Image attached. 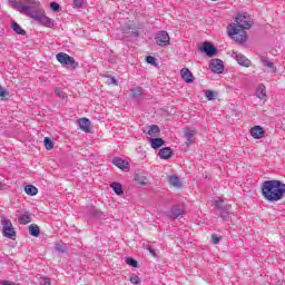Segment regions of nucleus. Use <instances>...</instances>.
I'll return each mask as SVG.
<instances>
[{"label":"nucleus","instance_id":"nucleus-40","mask_svg":"<svg viewBox=\"0 0 285 285\" xmlns=\"http://www.w3.org/2000/svg\"><path fill=\"white\" fill-rule=\"evenodd\" d=\"M50 8L53 12H59V10H61V6H59L57 2H51Z\"/></svg>","mask_w":285,"mask_h":285},{"label":"nucleus","instance_id":"nucleus-43","mask_svg":"<svg viewBox=\"0 0 285 285\" xmlns=\"http://www.w3.org/2000/svg\"><path fill=\"white\" fill-rule=\"evenodd\" d=\"M40 285H50V278L48 277H40Z\"/></svg>","mask_w":285,"mask_h":285},{"label":"nucleus","instance_id":"nucleus-4","mask_svg":"<svg viewBox=\"0 0 285 285\" xmlns=\"http://www.w3.org/2000/svg\"><path fill=\"white\" fill-rule=\"evenodd\" d=\"M214 207L216 210H219L223 222H228L230 219V210H233L232 205L226 204L224 200H215Z\"/></svg>","mask_w":285,"mask_h":285},{"label":"nucleus","instance_id":"nucleus-16","mask_svg":"<svg viewBox=\"0 0 285 285\" xmlns=\"http://www.w3.org/2000/svg\"><path fill=\"white\" fill-rule=\"evenodd\" d=\"M197 135V130L187 128L185 130V138H186V145L190 146V144H194L195 140H193V137Z\"/></svg>","mask_w":285,"mask_h":285},{"label":"nucleus","instance_id":"nucleus-38","mask_svg":"<svg viewBox=\"0 0 285 285\" xmlns=\"http://www.w3.org/2000/svg\"><path fill=\"white\" fill-rule=\"evenodd\" d=\"M205 97H207L208 101H213V99H215V91L206 90L205 91Z\"/></svg>","mask_w":285,"mask_h":285},{"label":"nucleus","instance_id":"nucleus-10","mask_svg":"<svg viewBox=\"0 0 285 285\" xmlns=\"http://www.w3.org/2000/svg\"><path fill=\"white\" fill-rule=\"evenodd\" d=\"M233 57H235L237 63H239V66H244L245 68H250L252 66V61L246 58V56L242 55V53H237V51L233 52Z\"/></svg>","mask_w":285,"mask_h":285},{"label":"nucleus","instance_id":"nucleus-44","mask_svg":"<svg viewBox=\"0 0 285 285\" xmlns=\"http://www.w3.org/2000/svg\"><path fill=\"white\" fill-rule=\"evenodd\" d=\"M147 250H149L150 255H153L154 257H157V250H155V249L153 248V246L147 245Z\"/></svg>","mask_w":285,"mask_h":285},{"label":"nucleus","instance_id":"nucleus-32","mask_svg":"<svg viewBox=\"0 0 285 285\" xmlns=\"http://www.w3.org/2000/svg\"><path fill=\"white\" fill-rule=\"evenodd\" d=\"M27 3H24L26 6H29L30 8H37L39 6H41V2L39 0H23Z\"/></svg>","mask_w":285,"mask_h":285},{"label":"nucleus","instance_id":"nucleus-7","mask_svg":"<svg viewBox=\"0 0 285 285\" xmlns=\"http://www.w3.org/2000/svg\"><path fill=\"white\" fill-rule=\"evenodd\" d=\"M155 41L161 48L170 46V36L166 31H158L155 36Z\"/></svg>","mask_w":285,"mask_h":285},{"label":"nucleus","instance_id":"nucleus-17","mask_svg":"<svg viewBox=\"0 0 285 285\" xmlns=\"http://www.w3.org/2000/svg\"><path fill=\"white\" fill-rule=\"evenodd\" d=\"M160 159H170L173 157V149L170 147H164L158 151Z\"/></svg>","mask_w":285,"mask_h":285},{"label":"nucleus","instance_id":"nucleus-28","mask_svg":"<svg viewBox=\"0 0 285 285\" xmlns=\"http://www.w3.org/2000/svg\"><path fill=\"white\" fill-rule=\"evenodd\" d=\"M169 184L175 188H179L181 186V180L176 175L169 176Z\"/></svg>","mask_w":285,"mask_h":285},{"label":"nucleus","instance_id":"nucleus-46","mask_svg":"<svg viewBox=\"0 0 285 285\" xmlns=\"http://www.w3.org/2000/svg\"><path fill=\"white\" fill-rule=\"evenodd\" d=\"M0 190H3V185H0Z\"/></svg>","mask_w":285,"mask_h":285},{"label":"nucleus","instance_id":"nucleus-3","mask_svg":"<svg viewBox=\"0 0 285 285\" xmlns=\"http://www.w3.org/2000/svg\"><path fill=\"white\" fill-rule=\"evenodd\" d=\"M262 195L266 202H281V199H284L285 184L275 179L265 180L262 185Z\"/></svg>","mask_w":285,"mask_h":285},{"label":"nucleus","instance_id":"nucleus-9","mask_svg":"<svg viewBox=\"0 0 285 285\" xmlns=\"http://www.w3.org/2000/svg\"><path fill=\"white\" fill-rule=\"evenodd\" d=\"M209 68L212 72H216V75H222V72H224V61H222V59H212L209 62Z\"/></svg>","mask_w":285,"mask_h":285},{"label":"nucleus","instance_id":"nucleus-25","mask_svg":"<svg viewBox=\"0 0 285 285\" xmlns=\"http://www.w3.org/2000/svg\"><path fill=\"white\" fill-rule=\"evenodd\" d=\"M29 235H31V237H39V235H41V230L39 229V226L36 224H31L29 226Z\"/></svg>","mask_w":285,"mask_h":285},{"label":"nucleus","instance_id":"nucleus-27","mask_svg":"<svg viewBox=\"0 0 285 285\" xmlns=\"http://www.w3.org/2000/svg\"><path fill=\"white\" fill-rule=\"evenodd\" d=\"M256 97L258 99H265V97H266V86L258 85V87L256 89Z\"/></svg>","mask_w":285,"mask_h":285},{"label":"nucleus","instance_id":"nucleus-26","mask_svg":"<svg viewBox=\"0 0 285 285\" xmlns=\"http://www.w3.org/2000/svg\"><path fill=\"white\" fill-rule=\"evenodd\" d=\"M110 188H112L114 193H116V195H124V187L121 186L120 183H111L110 184Z\"/></svg>","mask_w":285,"mask_h":285},{"label":"nucleus","instance_id":"nucleus-19","mask_svg":"<svg viewBox=\"0 0 285 285\" xmlns=\"http://www.w3.org/2000/svg\"><path fill=\"white\" fill-rule=\"evenodd\" d=\"M122 35H125V37H130L131 39H137V37H139V31L125 27L122 28Z\"/></svg>","mask_w":285,"mask_h":285},{"label":"nucleus","instance_id":"nucleus-8","mask_svg":"<svg viewBox=\"0 0 285 285\" xmlns=\"http://www.w3.org/2000/svg\"><path fill=\"white\" fill-rule=\"evenodd\" d=\"M199 50L207 57H215V55H217V47L208 41L203 42L202 47H199Z\"/></svg>","mask_w":285,"mask_h":285},{"label":"nucleus","instance_id":"nucleus-23","mask_svg":"<svg viewBox=\"0 0 285 285\" xmlns=\"http://www.w3.org/2000/svg\"><path fill=\"white\" fill-rule=\"evenodd\" d=\"M159 132H161V130L159 129V126L157 125H151L149 126V129L147 131V135L149 137H159Z\"/></svg>","mask_w":285,"mask_h":285},{"label":"nucleus","instance_id":"nucleus-33","mask_svg":"<svg viewBox=\"0 0 285 285\" xmlns=\"http://www.w3.org/2000/svg\"><path fill=\"white\" fill-rule=\"evenodd\" d=\"M125 262L128 266H132V268H137V266H139V263H137L132 257H127Z\"/></svg>","mask_w":285,"mask_h":285},{"label":"nucleus","instance_id":"nucleus-37","mask_svg":"<svg viewBox=\"0 0 285 285\" xmlns=\"http://www.w3.org/2000/svg\"><path fill=\"white\" fill-rule=\"evenodd\" d=\"M146 61H147V63H150V66H157V58H155L153 56H147Z\"/></svg>","mask_w":285,"mask_h":285},{"label":"nucleus","instance_id":"nucleus-24","mask_svg":"<svg viewBox=\"0 0 285 285\" xmlns=\"http://www.w3.org/2000/svg\"><path fill=\"white\" fill-rule=\"evenodd\" d=\"M18 222L19 224H22V225L30 224V222H32V218L30 217V213L26 212L24 214L20 215L18 217Z\"/></svg>","mask_w":285,"mask_h":285},{"label":"nucleus","instance_id":"nucleus-18","mask_svg":"<svg viewBox=\"0 0 285 285\" xmlns=\"http://www.w3.org/2000/svg\"><path fill=\"white\" fill-rule=\"evenodd\" d=\"M261 63H263L265 68H271L274 72H277V67H275L273 61L268 60V56H261Z\"/></svg>","mask_w":285,"mask_h":285},{"label":"nucleus","instance_id":"nucleus-22","mask_svg":"<svg viewBox=\"0 0 285 285\" xmlns=\"http://www.w3.org/2000/svg\"><path fill=\"white\" fill-rule=\"evenodd\" d=\"M11 28L13 30V32H16V35H22V37H26L27 31L23 30V28H21V26L19 23H17V21H12L11 22Z\"/></svg>","mask_w":285,"mask_h":285},{"label":"nucleus","instance_id":"nucleus-35","mask_svg":"<svg viewBox=\"0 0 285 285\" xmlns=\"http://www.w3.org/2000/svg\"><path fill=\"white\" fill-rule=\"evenodd\" d=\"M55 95L57 97H60V99H66V92H63V90H61V88H56L55 89Z\"/></svg>","mask_w":285,"mask_h":285},{"label":"nucleus","instance_id":"nucleus-45","mask_svg":"<svg viewBox=\"0 0 285 285\" xmlns=\"http://www.w3.org/2000/svg\"><path fill=\"white\" fill-rule=\"evenodd\" d=\"M109 79V83H112L114 86H119V81L115 77H110Z\"/></svg>","mask_w":285,"mask_h":285},{"label":"nucleus","instance_id":"nucleus-31","mask_svg":"<svg viewBox=\"0 0 285 285\" xmlns=\"http://www.w3.org/2000/svg\"><path fill=\"white\" fill-rule=\"evenodd\" d=\"M43 144L47 150H52V148H55V142L48 137L45 138Z\"/></svg>","mask_w":285,"mask_h":285},{"label":"nucleus","instance_id":"nucleus-42","mask_svg":"<svg viewBox=\"0 0 285 285\" xmlns=\"http://www.w3.org/2000/svg\"><path fill=\"white\" fill-rule=\"evenodd\" d=\"M222 237H219L217 234H212V243L213 244H219V240Z\"/></svg>","mask_w":285,"mask_h":285},{"label":"nucleus","instance_id":"nucleus-30","mask_svg":"<svg viewBox=\"0 0 285 285\" xmlns=\"http://www.w3.org/2000/svg\"><path fill=\"white\" fill-rule=\"evenodd\" d=\"M144 96V88L135 87L131 89V97L132 99H138V97Z\"/></svg>","mask_w":285,"mask_h":285},{"label":"nucleus","instance_id":"nucleus-36","mask_svg":"<svg viewBox=\"0 0 285 285\" xmlns=\"http://www.w3.org/2000/svg\"><path fill=\"white\" fill-rule=\"evenodd\" d=\"M86 0H73L72 6L73 8H83Z\"/></svg>","mask_w":285,"mask_h":285},{"label":"nucleus","instance_id":"nucleus-13","mask_svg":"<svg viewBox=\"0 0 285 285\" xmlns=\"http://www.w3.org/2000/svg\"><path fill=\"white\" fill-rule=\"evenodd\" d=\"M180 75L186 83H193V81H195V76H193V72H190V69L188 68H183Z\"/></svg>","mask_w":285,"mask_h":285},{"label":"nucleus","instance_id":"nucleus-5","mask_svg":"<svg viewBox=\"0 0 285 285\" xmlns=\"http://www.w3.org/2000/svg\"><path fill=\"white\" fill-rule=\"evenodd\" d=\"M57 61H59V63H61L62 66H70L71 68L77 69L79 68V62H77V60H75L73 57L69 56L66 52H59L56 56Z\"/></svg>","mask_w":285,"mask_h":285},{"label":"nucleus","instance_id":"nucleus-39","mask_svg":"<svg viewBox=\"0 0 285 285\" xmlns=\"http://www.w3.org/2000/svg\"><path fill=\"white\" fill-rule=\"evenodd\" d=\"M0 97L6 99V97H10V91L6 90L3 87L0 86Z\"/></svg>","mask_w":285,"mask_h":285},{"label":"nucleus","instance_id":"nucleus-21","mask_svg":"<svg viewBox=\"0 0 285 285\" xmlns=\"http://www.w3.org/2000/svg\"><path fill=\"white\" fill-rule=\"evenodd\" d=\"M150 146L154 148V150H158V148H161L166 144V141L163 138H150Z\"/></svg>","mask_w":285,"mask_h":285},{"label":"nucleus","instance_id":"nucleus-20","mask_svg":"<svg viewBox=\"0 0 285 285\" xmlns=\"http://www.w3.org/2000/svg\"><path fill=\"white\" fill-rule=\"evenodd\" d=\"M87 213L90 217H104V212L99 210L97 207L95 206H89L87 207Z\"/></svg>","mask_w":285,"mask_h":285},{"label":"nucleus","instance_id":"nucleus-15","mask_svg":"<svg viewBox=\"0 0 285 285\" xmlns=\"http://www.w3.org/2000/svg\"><path fill=\"white\" fill-rule=\"evenodd\" d=\"M78 126L82 132H90V119L88 118H80L78 120Z\"/></svg>","mask_w":285,"mask_h":285},{"label":"nucleus","instance_id":"nucleus-11","mask_svg":"<svg viewBox=\"0 0 285 285\" xmlns=\"http://www.w3.org/2000/svg\"><path fill=\"white\" fill-rule=\"evenodd\" d=\"M181 215H184V208L179 205L174 206L170 212H166V216L171 219H177L178 217H181Z\"/></svg>","mask_w":285,"mask_h":285},{"label":"nucleus","instance_id":"nucleus-34","mask_svg":"<svg viewBox=\"0 0 285 285\" xmlns=\"http://www.w3.org/2000/svg\"><path fill=\"white\" fill-rule=\"evenodd\" d=\"M55 250H57L58 253H66L67 250L66 244H61V243L56 244Z\"/></svg>","mask_w":285,"mask_h":285},{"label":"nucleus","instance_id":"nucleus-41","mask_svg":"<svg viewBox=\"0 0 285 285\" xmlns=\"http://www.w3.org/2000/svg\"><path fill=\"white\" fill-rule=\"evenodd\" d=\"M130 282L131 284H141V279L137 275L130 276Z\"/></svg>","mask_w":285,"mask_h":285},{"label":"nucleus","instance_id":"nucleus-1","mask_svg":"<svg viewBox=\"0 0 285 285\" xmlns=\"http://www.w3.org/2000/svg\"><path fill=\"white\" fill-rule=\"evenodd\" d=\"M9 6L13 10L20 12V14L33 19V21H37L40 26H45L46 28H52V26H55V20L46 16V11L41 8V4L38 7H30L17 0H9Z\"/></svg>","mask_w":285,"mask_h":285},{"label":"nucleus","instance_id":"nucleus-2","mask_svg":"<svg viewBox=\"0 0 285 285\" xmlns=\"http://www.w3.org/2000/svg\"><path fill=\"white\" fill-rule=\"evenodd\" d=\"M234 24L227 27V32L237 43H246L248 40V35L245 30H250L253 28V18L247 13L238 14L235 18Z\"/></svg>","mask_w":285,"mask_h":285},{"label":"nucleus","instance_id":"nucleus-14","mask_svg":"<svg viewBox=\"0 0 285 285\" xmlns=\"http://www.w3.org/2000/svg\"><path fill=\"white\" fill-rule=\"evenodd\" d=\"M112 164L114 166H117V168H120V170H125V171L130 170V165L126 160L119 157L114 158Z\"/></svg>","mask_w":285,"mask_h":285},{"label":"nucleus","instance_id":"nucleus-12","mask_svg":"<svg viewBox=\"0 0 285 285\" xmlns=\"http://www.w3.org/2000/svg\"><path fill=\"white\" fill-rule=\"evenodd\" d=\"M250 135L254 139H264L266 131L262 126H255L250 129Z\"/></svg>","mask_w":285,"mask_h":285},{"label":"nucleus","instance_id":"nucleus-6","mask_svg":"<svg viewBox=\"0 0 285 285\" xmlns=\"http://www.w3.org/2000/svg\"><path fill=\"white\" fill-rule=\"evenodd\" d=\"M1 226L4 237H8V239H13V237H17V232L14 230V227L12 226V222L10 219L2 216Z\"/></svg>","mask_w":285,"mask_h":285},{"label":"nucleus","instance_id":"nucleus-29","mask_svg":"<svg viewBox=\"0 0 285 285\" xmlns=\"http://www.w3.org/2000/svg\"><path fill=\"white\" fill-rule=\"evenodd\" d=\"M24 193H27V195H30V197H35V195H37V193H39V189H37V187H35V185H27L24 187Z\"/></svg>","mask_w":285,"mask_h":285}]
</instances>
